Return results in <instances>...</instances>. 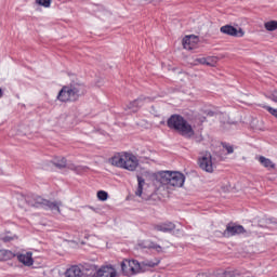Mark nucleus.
<instances>
[{
	"label": "nucleus",
	"mask_w": 277,
	"mask_h": 277,
	"mask_svg": "<svg viewBox=\"0 0 277 277\" xmlns=\"http://www.w3.org/2000/svg\"><path fill=\"white\" fill-rule=\"evenodd\" d=\"M83 94H85V85L79 82H71L61 89L56 98L61 103H75Z\"/></svg>",
	"instance_id": "1"
},
{
	"label": "nucleus",
	"mask_w": 277,
	"mask_h": 277,
	"mask_svg": "<svg viewBox=\"0 0 277 277\" xmlns=\"http://www.w3.org/2000/svg\"><path fill=\"white\" fill-rule=\"evenodd\" d=\"M109 163L115 166V168L135 172V170H137V166H140V159H137V157L132 153L122 151L111 157L109 159Z\"/></svg>",
	"instance_id": "2"
},
{
	"label": "nucleus",
	"mask_w": 277,
	"mask_h": 277,
	"mask_svg": "<svg viewBox=\"0 0 277 277\" xmlns=\"http://www.w3.org/2000/svg\"><path fill=\"white\" fill-rule=\"evenodd\" d=\"M156 181L161 183V185L183 187L185 183V175L179 171H159L156 173Z\"/></svg>",
	"instance_id": "3"
},
{
	"label": "nucleus",
	"mask_w": 277,
	"mask_h": 277,
	"mask_svg": "<svg viewBox=\"0 0 277 277\" xmlns=\"http://www.w3.org/2000/svg\"><path fill=\"white\" fill-rule=\"evenodd\" d=\"M169 129H174L183 137H194V128L181 115H172L167 122Z\"/></svg>",
	"instance_id": "4"
},
{
	"label": "nucleus",
	"mask_w": 277,
	"mask_h": 277,
	"mask_svg": "<svg viewBox=\"0 0 277 277\" xmlns=\"http://www.w3.org/2000/svg\"><path fill=\"white\" fill-rule=\"evenodd\" d=\"M26 202L29 207H35V209H44L45 211H56L57 213H62L60 207H62V201H50L40 196H28L26 198Z\"/></svg>",
	"instance_id": "5"
},
{
	"label": "nucleus",
	"mask_w": 277,
	"mask_h": 277,
	"mask_svg": "<svg viewBox=\"0 0 277 277\" xmlns=\"http://www.w3.org/2000/svg\"><path fill=\"white\" fill-rule=\"evenodd\" d=\"M199 168L203 170V172H208V174H213L215 171V164L213 163V156L211 153H206L198 160Z\"/></svg>",
	"instance_id": "6"
},
{
	"label": "nucleus",
	"mask_w": 277,
	"mask_h": 277,
	"mask_svg": "<svg viewBox=\"0 0 277 277\" xmlns=\"http://www.w3.org/2000/svg\"><path fill=\"white\" fill-rule=\"evenodd\" d=\"M243 233H248L242 225H237L235 223H229L226 225L225 230L223 232V237L229 238L235 237V235H243Z\"/></svg>",
	"instance_id": "7"
},
{
	"label": "nucleus",
	"mask_w": 277,
	"mask_h": 277,
	"mask_svg": "<svg viewBox=\"0 0 277 277\" xmlns=\"http://www.w3.org/2000/svg\"><path fill=\"white\" fill-rule=\"evenodd\" d=\"M127 268L130 269L131 274H140V272H142V265L136 260H126L124 262H122L121 269L123 274H129V271H127Z\"/></svg>",
	"instance_id": "8"
},
{
	"label": "nucleus",
	"mask_w": 277,
	"mask_h": 277,
	"mask_svg": "<svg viewBox=\"0 0 277 277\" xmlns=\"http://www.w3.org/2000/svg\"><path fill=\"white\" fill-rule=\"evenodd\" d=\"M221 34H225L226 36H235L236 38H243L245 36V31L243 29L239 28V30H237V28L230 26V25H225L222 26L220 28Z\"/></svg>",
	"instance_id": "9"
},
{
	"label": "nucleus",
	"mask_w": 277,
	"mask_h": 277,
	"mask_svg": "<svg viewBox=\"0 0 277 277\" xmlns=\"http://www.w3.org/2000/svg\"><path fill=\"white\" fill-rule=\"evenodd\" d=\"M150 97L141 96L133 102H130L127 106V109H130L131 111H133V114H135V111L140 109V107H143V105H146V103H150Z\"/></svg>",
	"instance_id": "10"
},
{
	"label": "nucleus",
	"mask_w": 277,
	"mask_h": 277,
	"mask_svg": "<svg viewBox=\"0 0 277 277\" xmlns=\"http://www.w3.org/2000/svg\"><path fill=\"white\" fill-rule=\"evenodd\" d=\"M199 41L198 36L189 35L183 39L182 44L186 51H192L196 49V44H198Z\"/></svg>",
	"instance_id": "11"
},
{
	"label": "nucleus",
	"mask_w": 277,
	"mask_h": 277,
	"mask_svg": "<svg viewBox=\"0 0 277 277\" xmlns=\"http://www.w3.org/2000/svg\"><path fill=\"white\" fill-rule=\"evenodd\" d=\"M176 228V225L172 222H164L160 224H156L154 226V230H157L158 233H172Z\"/></svg>",
	"instance_id": "12"
},
{
	"label": "nucleus",
	"mask_w": 277,
	"mask_h": 277,
	"mask_svg": "<svg viewBox=\"0 0 277 277\" xmlns=\"http://www.w3.org/2000/svg\"><path fill=\"white\" fill-rule=\"evenodd\" d=\"M32 255L34 254L31 252L16 254L17 261H19V263H23V265H25L26 267H31V265H34Z\"/></svg>",
	"instance_id": "13"
},
{
	"label": "nucleus",
	"mask_w": 277,
	"mask_h": 277,
	"mask_svg": "<svg viewBox=\"0 0 277 277\" xmlns=\"http://www.w3.org/2000/svg\"><path fill=\"white\" fill-rule=\"evenodd\" d=\"M116 269L111 266H104L97 271V277H116Z\"/></svg>",
	"instance_id": "14"
},
{
	"label": "nucleus",
	"mask_w": 277,
	"mask_h": 277,
	"mask_svg": "<svg viewBox=\"0 0 277 277\" xmlns=\"http://www.w3.org/2000/svg\"><path fill=\"white\" fill-rule=\"evenodd\" d=\"M258 161L263 166V168H266L267 170H275L276 169V163L272 161V159L266 158L264 156H260Z\"/></svg>",
	"instance_id": "15"
},
{
	"label": "nucleus",
	"mask_w": 277,
	"mask_h": 277,
	"mask_svg": "<svg viewBox=\"0 0 277 277\" xmlns=\"http://www.w3.org/2000/svg\"><path fill=\"white\" fill-rule=\"evenodd\" d=\"M65 277H83V271L79 266H71L66 271Z\"/></svg>",
	"instance_id": "16"
},
{
	"label": "nucleus",
	"mask_w": 277,
	"mask_h": 277,
	"mask_svg": "<svg viewBox=\"0 0 277 277\" xmlns=\"http://www.w3.org/2000/svg\"><path fill=\"white\" fill-rule=\"evenodd\" d=\"M144 185H146V181L144 177L137 175V187L135 190V196H138V198H142V194L144 192Z\"/></svg>",
	"instance_id": "17"
},
{
	"label": "nucleus",
	"mask_w": 277,
	"mask_h": 277,
	"mask_svg": "<svg viewBox=\"0 0 277 277\" xmlns=\"http://www.w3.org/2000/svg\"><path fill=\"white\" fill-rule=\"evenodd\" d=\"M266 31H276L277 21H269L264 24Z\"/></svg>",
	"instance_id": "18"
},
{
	"label": "nucleus",
	"mask_w": 277,
	"mask_h": 277,
	"mask_svg": "<svg viewBox=\"0 0 277 277\" xmlns=\"http://www.w3.org/2000/svg\"><path fill=\"white\" fill-rule=\"evenodd\" d=\"M54 166L56 168H58L60 170H62L63 168H66L67 163H66V158H56L53 161Z\"/></svg>",
	"instance_id": "19"
},
{
	"label": "nucleus",
	"mask_w": 277,
	"mask_h": 277,
	"mask_svg": "<svg viewBox=\"0 0 277 277\" xmlns=\"http://www.w3.org/2000/svg\"><path fill=\"white\" fill-rule=\"evenodd\" d=\"M97 198H98V200H102V202H105V200H107V198H109V194H107V192H105V190H98Z\"/></svg>",
	"instance_id": "20"
},
{
	"label": "nucleus",
	"mask_w": 277,
	"mask_h": 277,
	"mask_svg": "<svg viewBox=\"0 0 277 277\" xmlns=\"http://www.w3.org/2000/svg\"><path fill=\"white\" fill-rule=\"evenodd\" d=\"M222 146L225 150H227V155H233L235 153V148H233V145L228 143H222Z\"/></svg>",
	"instance_id": "21"
},
{
	"label": "nucleus",
	"mask_w": 277,
	"mask_h": 277,
	"mask_svg": "<svg viewBox=\"0 0 277 277\" xmlns=\"http://www.w3.org/2000/svg\"><path fill=\"white\" fill-rule=\"evenodd\" d=\"M51 1L52 0H36V3L42 8H51Z\"/></svg>",
	"instance_id": "22"
},
{
	"label": "nucleus",
	"mask_w": 277,
	"mask_h": 277,
	"mask_svg": "<svg viewBox=\"0 0 277 277\" xmlns=\"http://www.w3.org/2000/svg\"><path fill=\"white\" fill-rule=\"evenodd\" d=\"M216 58L213 56L206 57V66H215Z\"/></svg>",
	"instance_id": "23"
},
{
	"label": "nucleus",
	"mask_w": 277,
	"mask_h": 277,
	"mask_svg": "<svg viewBox=\"0 0 277 277\" xmlns=\"http://www.w3.org/2000/svg\"><path fill=\"white\" fill-rule=\"evenodd\" d=\"M88 171V167H83V166H77L76 167V174H83V172Z\"/></svg>",
	"instance_id": "24"
},
{
	"label": "nucleus",
	"mask_w": 277,
	"mask_h": 277,
	"mask_svg": "<svg viewBox=\"0 0 277 277\" xmlns=\"http://www.w3.org/2000/svg\"><path fill=\"white\" fill-rule=\"evenodd\" d=\"M0 239H1V241H4V243H8V242L12 241L13 238H12V236H9V235H1Z\"/></svg>",
	"instance_id": "25"
},
{
	"label": "nucleus",
	"mask_w": 277,
	"mask_h": 277,
	"mask_svg": "<svg viewBox=\"0 0 277 277\" xmlns=\"http://www.w3.org/2000/svg\"><path fill=\"white\" fill-rule=\"evenodd\" d=\"M268 98L273 101L274 103H277V90L273 91L269 95Z\"/></svg>",
	"instance_id": "26"
},
{
	"label": "nucleus",
	"mask_w": 277,
	"mask_h": 277,
	"mask_svg": "<svg viewBox=\"0 0 277 277\" xmlns=\"http://www.w3.org/2000/svg\"><path fill=\"white\" fill-rule=\"evenodd\" d=\"M195 62H197V64H202L203 66H207V57L196 58Z\"/></svg>",
	"instance_id": "27"
},
{
	"label": "nucleus",
	"mask_w": 277,
	"mask_h": 277,
	"mask_svg": "<svg viewBox=\"0 0 277 277\" xmlns=\"http://www.w3.org/2000/svg\"><path fill=\"white\" fill-rule=\"evenodd\" d=\"M267 111L271 113L272 116L277 118V109L272 108L271 106L266 107Z\"/></svg>",
	"instance_id": "28"
},
{
	"label": "nucleus",
	"mask_w": 277,
	"mask_h": 277,
	"mask_svg": "<svg viewBox=\"0 0 277 277\" xmlns=\"http://www.w3.org/2000/svg\"><path fill=\"white\" fill-rule=\"evenodd\" d=\"M67 168H68V170H72L75 172L76 169H77V166L72 164V163H69V164H67Z\"/></svg>",
	"instance_id": "29"
},
{
	"label": "nucleus",
	"mask_w": 277,
	"mask_h": 277,
	"mask_svg": "<svg viewBox=\"0 0 277 277\" xmlns=\"http://www.w3.org/2000/svg\"><path fill=\"white\" fill-rule=\"evenodd\" d=\"M207 116L213 117V116H215V113L210 110V111L207 113Z\"/></svg>",
	"instance_id": "30"
},
{
	"label": "nucleus",
	"mask_w": 277,
	"mask_h": 277,
	"mask_svg": "<svg viewBox=\"0 0 277 277\" xmlns=\"http://www.w3.org/2000/svg\"><path fill=\"white\" fill-rule=\"evenodd\" d=\"M197 277H207V274H206V273H199V274L197 275Z\"/></svg>",
	"instance_id": "31"
},
{
	"label": "nucleus",
	"mask_w": 277,
	"mask_h": 277,
	"mask_svg": "<svg viewBox=\"0 0 277 277\" xmlns=\"http://www.w3.org/2000/svg\"><path fill=\"white\" fill-rule=\"evenodd\" d=\"M3 97V90H1V88H0V98H2Z\"/></svg>",
	"instance_id": "32"
},
{
	"label": "nucleus",
	"mask_w": 277,
	"mask_h": 277,
	"mask_svg": "<svg viewBox=\"0 0 277 277\" xmlns=\"http://www.w3.org/2000/svg\"><path fill=\"white\" fill-rule=\"evenodd\" d=\"M205 120H206V118L203 117V118L201 119V122H205Z\"/></svg>",
	"instance_id": "33"
},
{
	"label": "nucleus",
	"mask_w": 277,
	"mask_h": 277,
	"mask_svg": "<svg viewBox=\"0 0 277 277\" xmlns=\"http://www.w3.org/2000/svg\"><path fill=\"white\" fill-rule=\"evenodd\" d=\"M200 140H201V137H199V138L197 140V142H200Z\"/></svg>",
	"instance_id": "34"
}]
</instances>
